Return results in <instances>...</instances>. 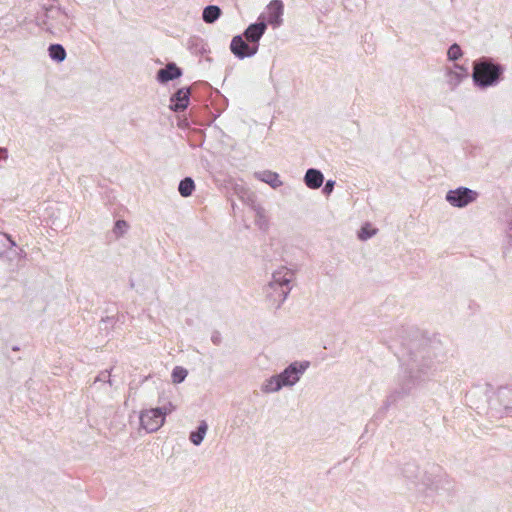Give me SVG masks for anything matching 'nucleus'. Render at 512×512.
<instances>
[{"instance_id":"nucleus-1","label":"nucleus","mask_w":512,"mask_h":512,"mask_svg":"<svg viewBox=\"0 0 512 512\" xmlns=\"http://www.w3.org/2000/svg\"><path fill=\"white\" fill-rule=\"evenodd\" d=\"M402 333L405 335L399 336L400 350L394 352L401 363V371L379 413H385L391 405L412 395L435 376L438 368L431 340L415 328L404 329Z\"/></svg>"},{"instance_id":"nucleus-2","label":"nucleus","mask_w":512,"mask_h":512,"mask_svg":"<svg viewBox=\"0 0 512 512\" xmlns=\"http://www.w3.org/2000/svg\"><path fill=\"white\" fill-rule=\"evenodd\" d=\"M505 65L493 58L483 56L472 64V81L476 88L486 90L500 84L504 79Z\"/></svg>"},{"instance_id":"nucleus-3","label":"nucleus","mask_w":512,"mask_h":512,"mask_svg":"<svg viewBox=\"0 0 512 512\" xmlns=\"http://www.w3.org/2000/svg\"><path fill=\"white\" fill-rule=\"evenodd\" d=\"M309 366V361H294L282 372L272 375L266 379L261 386V390L264 393H274L280 391L284 387H292L299 382Z\"/></svg>"},{"instance_id":"nucleus-4","label":"nucleus","mask_w":512,"mask_h":512,"mask_svg":"<svg viewBox=\"0 0 512 512\" xmlns=\"http://www.w3.org/2000/svg\"><path fill=\"white\" fill-rule=\"evenodd\" d=\"M293 276L294 273L291 270L283 267L272 274L271 281L266 285L265 294L267 301L276 310L279 309L287 299L292 289L291 281Z\"/></svg>"},{"instance_id":"nucleus-5","label":"nucleus","mask_w":512,"mask_h":512,"mask_svg":"<svg viewBox=\"0 0 512 512\" xmlns=\"http://www.w3.org/2000/svg\"><path fill=\"white\" fill-rule=\"evenodd\" d=\"M478 192L468 187L460 186L449 190L446 193V201L453 207L464 208L475 202L478 198Z\"/></svg>"},{"instance_id":"nucleus-6","label":"nucleus","mask_w":512,"mask_h":512,"mask_svg":"<svg viewBox=\"0 0 512 512\" xmlns=\"http://www.w3.org/2000/svg\"><path fill=\"white\" fill-rule=\"evenodd\" d=\"M140 425L148 433L158 431L164 424L165 418L160 408L142 410L139 415Z\"/></svg>"},{"instance_id":"nucleus-7","label":"nucleus","mask_w":512,"mask_h":512,"mask_svg":"<svg viewBox=\"0 0 512 512\" xmlns=\"http://www.w3.org/2000/svg\"><path fill=\"white\" fill-rule=\"evenodd\" d=\"M232 54L239 60L251 58L258 52L259 48L246 39L243 35H235L230 43Z\"/></svg>"},{"instance_id":"nucleus-8","label":"nucleus","mask_w":512,"mask_h":512,"mask_svg":"<svg viewBox=\"0 0 512 512\" xmlns=\"http://www.w3.org/2000/svg\"><path fill=\"white\" fill-rule=\"evenodd\" d=\"M267 27L268 23L266 20V16L264 15V13H262L259 15L256 22L248 25V27L244 30L242 35L259 48L260 40L265 34Z\"/></svg>"},{"instance_id":"nucleus-9","label":"nucleus","mask_w":512,"mask_h":512,"mask_svg":"<svg viewBox=\"0 0 512 512\" xmlns=\"http://www.w3.org/2000/svg\"><path fill=\"white\" fill-rule=\"evenodd\" d=\"M191 90L189 87H182L170 97L169 108L174 112H183L190 104Z\"/></svg>"},{"instance_id":"nucleus-10","label":"nucleus","mask_w":512,"mask_h":512,"mask_svg":"<svg viewBox=\"0 0 512 512\" xmlns=\"http://www.w3.org/2000/svg\"><path fill=\"white\" fill-rule=\"evenodd\" d=\"M182 75V69L178 67L176 63L170 62L156 72V80L160 84H167L170 81L180 78Z\"/></svg>"},{"instance_id":"nucleus-11","label":"nucleus","mask_w":512,"mask_h":512,"mask_svg":"<svg viewBox=\"0 0 512 512\" xmlns=\"http://www.w3.org/2000/svg\"><path fill=\"white\" fill-rule=\"evenodd\" d=\"M267 10V23L270 24L273 28L280 27L283 22L282 16L284 12V4L282 0H272L267 6Z\"/></svg>"},{"instance_id":"nucleus-12","label":"nucleus","mask_w":512,"mask_h":512,"mask_svg":"<svg viewBox=\"0 0 512 512\" xmlns=\"http://www.w3.org/2000/svg\"><path fill=\"white\" fill-rule=\"evenodd\" d=\"M324 182L323 173L316 168H309L304 175V183L310 189H318Z\"/></svg>"},{"instance_id":"nucleus-13","label":"nucleus","mask_w":512,"mask_h":512,"mask_svg":"<svg viewBox=\"0 0 512 512\" xmlns=\"http://www.w3.org/2000/svg\"><path fill=\"white\" fill-rule=\"evenodd\" d=\"M254 177L268 184L273 189H277L283 184L280 180L279 174L270 170L255 172Z\"/></svg>"},{"instance_id":"nucleus-14","label":"nucleus","mask_w":512,"mask_h":512,"mask_svg":"<svg viewBox=\"0 0 512 512\" xmlns=\"http://www.w3.org/2000/svg\"><path fill=\"white\" fill-rule=\"evenodd\" d=\"M207 430V422L205 420L200 421L196 429L190 432L189 440L191 443H193L195 446H199L203 442Z\"/></svg>"},{"instance_id":"nucleus-15","label":"nucleus","mask_w":512,"mask_h":512,"mask_svg":"<svg viewBox=\"0 0 512 512\" xmlns=\"http://www.w3.org/2000/svg\"><path fill=\"white\" fill-rule=\"evenodd\" d=\"M500 405L506 412L512 410V388L500 387L497 392Z\"/></svg>"},{"instance_id":"nucleus-16","label":"nucleus","mask_w":512,"mask_h":512,"mask_svg":"<svg viewBox=\"0 0 512 512\" xmlns=\"http://www.w3.org/2000/svg\"><path fill=\"white\" fill-rule=\"evenodd\" d=\"M222 15V10L217 5H207L202 12V19L207 24L216 22Z\"/></svg>"},{"instance_id":"nucleus-17","label":"nucleus","mask_w":512,"mask_h":512,"mask_svg":"<svg viewBox=\"0 0 512 512\" xmlns=\"http://www.w3.org/2000/svg\"><path fill=\"white\" fill-rule=\"evenodd\" d=\"M48 54H49V57L57 63L63 62L67 55L66 50L63 47V45L58 44V43L49 45Z\"/></svg>"},{"instance_id":"nucleus-18","label":"nucleus","mask_w":512,"mask_h":512,"mask_svg":"<svg viewBox=\"0 0 512 512\" xmlns=\"http://www.w3.org/2000/svg\"><path fill=\"white\" fill-rule=\"evenodd\" d=\"M195 190V182L191 177H184L178 185V192L182 197H189Z\"/></svg>"},{"instance_id":"nucleus-19","label":"nucleus","mask_w":512,"mask_h":512,"mask_svg":"<svg viewBox=\"0 0 512 512\" xmlns=\"http://www.w3.org/2000/svg\"><path fill=\"white\" fill-rule=\"evenodd\" d=\"M401 473L408 480H415L419 475V466L415 462H407L402 467Z\"/></svg>"},{"instance_id":"nucleus-20","label":"nucleus","mask_w":512,"mask_h":512,"mask_svg":"<svg viewBox=\"0 0 512 512\" xmlns=\"http://www.w3.org/2000/svg\"><path fill=\"white\" fill-rule=\"evenodd\" d=\"M377 233V229L374 228L371 223H364L359 231L357 232L358 239L361 241H366L372 238Z\"/></svg>"},{"instance_id":"nucleus-21","label":"nucleus","mask_w":512,"mask_h":512,"mask_svg":"<svg viewBox=\"0 0 512 512\" xmlns=\"http://www.w3.org/2000/svg\"><path fill=\"white\" fill-rule=\"evenodd\" d=\"M254 211L256 214V224L261 230H266L268 228V220L265 216V209L260 205H255Z\"/></svg>"},{"instance_id":"nucleus-22","label":"nucleus","mask_w":512,"mask_h":512,"mask_svg":"<svg viewBox=\"0 0 512 512\" xmlns=\"http://www.w3.org/2000/svg\"><path fill=\"white\" fill-rule=\"evenodd\" d=\"M187 375L188 371L184 367L176 366L171 373L172 381L175 384H180L185 380Z\"/></svg>"},{"instance_id":"nucleus-23","label":"nucleus","mask_w":512,"mask_h":512,"mask_svg":"<svg viewBox=\"0 0 512 512\" xmlns=\"http://www.w3.org/2000/svg\"><path fill=\"white\" fill-rule=\"evenodd\" d=\"M463 56V51L459 44L453 43L447 51V58L449 61L456 62Z\"/></svg>"},{"instance_id":"nucleus-24","label":"nucleus","mask_w":512,"mask_h":512,"mask_svg":"<svg viewBox=\"0 0 512 512\" xmlns=\"http://www.w3.org/2000/svg\"><path fill=\"white\" fill-rule=\"evenodd\" d=\"M447 77L448 84L450 85L451 89H455L463 81V79H465L464 76L453 70L447 71Z\"/></svg>"},{"instance_id":"nucleus-25","label":"nucleus","mask_w":512,"mask_h":512,"mask_svg":"<svg viewBox=\"0 0 512 512\" xmlns=\"http://www.w3.org/2000/svg\"><path fill=\"white\" fill-rule=\"evenodd\" d=\"M42 10H45V18L55 19L63 14L60 7L50 5L48 7L44 6Z\"/></svg>"},{"instance_id":"nucleus-26","label":"nucleus","mask_w":512,"mask_h":512,"mask_svg":"<svg viewBox=\"0 0 512 512\" xmlns=\"http://www.w3.org/2000/svg\"><path fill=\"white\" fill-rule=\"evenodd\" d=\"M128 224L125 220L119 219L115 222L113 232L117 237H120L126 233Z\"/></svg>"},{"instance_id":"nucleus-27","label":"nucleus","mask_w":512,"mask_h":512,"mask_svg":"<svg viewBox=\"0 0 512 512\" xmlns=\"http://www.w3.org/2000/svg\"><path fill=\"white\" fill-rule=\"evenodd\" d=\"M48 20H49V18H45V10H42V12L38 13L35 17L37 26H39L47 31H51V27L48 24Z\"/></svg>"},{"instance_id":"nucleus-28","label":"nucleus","mask_w":512,"mask_h":512,"mask_svg":"<svg viewBox=\"0 0 512 512\" xmlns=\"http://www.w3.org/2000/svg\"><path fill=\"white\" fill-rule=\"evenodd\" d=\"M96 382H108L111 385L112 383L110 372L108 370L101 371L95 379V383Z\"/></svg>"},{"instance_id":"nucleus-29","label":"nucleus","mask_w":512,"mask_h":512,"mask_svg":"<svg viewBox=\"0 0 512 512\" xmlns=\"http://www.w3.org/2000/svg\"><path fill=\"white\" fill-rule=\"evenodd\" d=\"M335 183L336 182L334 180H327L323 186L322 193L326 196H329L335 187Z\"/></svg>"},{"instance_id":"nucleus-30","label":"nucleus","mask_w":512,"mask_h":512,"mask_svg":"<svg viewBox=\"0 0 512 512\" xmlns=\"http://www.w3.org/2000/svg\"><path fill=\"white\" fill-rule=\"evenodd\" d=\"M161 411L163 412V416L166 419V416L173 412L175 410V405H173L171 402H168L167 404L159 407Z\"/></svg>"},{"instance_id":"nucleus-31","label":"nucleus","mask_w":512,"mask_h":512,"mask_svg":"<svg viewBox=\"0 0 512 512\" xmlns=\"http://www.w3.org/2000/svg\"><path fill=\"white\" fill-rule=\"evenodd\" d=\"M454 68L456 69L455 71H457L460 75L464 76L465 78L468 77L469 73H468L467 67H465L463 65L455 64Z\"/></svg>"},{"instance_id":"nucleus-32","label":"nucleus","mask_w":512,"mask_h":512,"mask_svg":"<svg viewBox=\"0 0 512 512\" xmlns=\"http://www.w3.org/2000/svg\"><path fill=\"white\" fill-rule=\"evenodd\" d=\"M506 237L510 245H512V218L508 222V227L506 229Z\"/></svg>"},{"instance_id":"nucleus-33","label":"nucleus","mask_w":512,"mask_h":512,"mask_svg":"<svg viewBox=\"0 0 512 512\" xmlns=\"http://www.w3.org/2000/svg\"><path fill=\"white\" fill-rule=\"evenodd\" d=\"M211 341L215 345H219L222 341L221 334L218 331L213 332L211 336Z\"/></svg>"},{"instance_id":"nucleus-34","label":"nucleus","mask_w":512,"mask_h":512,"mask_svg":"<svg viewBox=\"0 0 512 512\" xmlns=\"http://www.w3.org/2000/svg\"><path fill=\"white\" fill-rule=\"evenodd\" d=\"M3 236L6 238L7 242L9 243V248L10 249L17 246L16 242L13 240L11 235L3 233Z\"/></svg>"},{"instance_id":"nucleus-35","label":"nucleus","mask_w":512,"mask_h":512,"mask_svg":"<svg viewBox=\"0 0 512 512\" xmlns=\"http://www.w3.org/2000/svg\"><path fill=\"white\" fill-rule=\"evenodd\" d=\"M15 254H17L20 258L26 256L25 251L23 249H21V248L19 249V252L15 251Z\"/></svg>"},{"instance_id":"nucleus-36","label":"nucleus","mask_w":512,"mask_h":512,"mask_svg":"<svg viewBox=\"0 0 512 512\" xmlns=\"http://www.w3.org/2000/svg\"><path fill=\"white\" fill-rule=\"evenodd\" d=\"M102 322L113 323L114 322V318L113 317H106L105 319L104 318L102 319Z\"/></svg>"},{"instance_id":"nucleus-37","label":"nucleus","mask_w":512,"mask_h":512,"mask_svg":"<svg viewBox=\"0 0 512 512\" xmlns=\"http://www.w3.org/2000/svg\"><path fill=\"white\" fill-rule=\"evenodd\" d=\"M13 350H14V351H18V350H19V347H18V346H14V347H13Z\"/></svg>"},{"instance_id":"nucleus-38","label":"nucleus","mask_w":512,"mask_h":512,"mask_svg":"<svg viewBox=\"0 0 512 512\" xmlns=\"http://www.w3.org/2000/svg\"><path fill=\"white\" fill-rule=\"evenodd\" d=\"M0 257H2V252H0Z\"/></svg>"}]
</instances>
